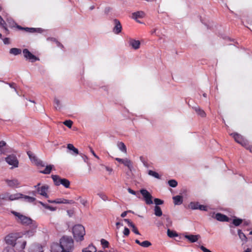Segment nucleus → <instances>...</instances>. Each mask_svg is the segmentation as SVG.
Masks as SVG:
<instances>
[{
  "mask_svg": "<svg viewBox=\"0 0 252 252\" xmlns=\"http://www.w3.org/2000/svg\"><path fill=\"white\" fill-rule=\"evenodd\" d=\"M52 248L60 252H72L74 242L71 237L63 236L60 240V245H55Z\"/></svg>",
  "mask_w": 252,
  "mask_h": 252,
  "instance_id": "obj_1",
  "label": "nucleus"
},
{
  "mask_svg": "<svg viewBox=\"0 0 252 252\" xmlns=\"http://www.w3.org/2000/svg\"><path fill=\"white\" fill-rule=\"evenodd\" d=\"M72 233L74 238L77 241H82L84 239V236L85 235V230L84 227L81 224L75 225L72 227Z\"/></svg>",
  "mask_w": 252,
  "mask_h": 252,
  "instance_id": "obj_2",
  "label": "nucleus"
},
{
  "mask_svg": "<svg viewBox=\"0 0 252 252\" xmlns=\"http://www.w3.org/2000/svg\"><path fill=\"white\" fill-rule=\"evenodd\" d=\"M11 213L16 217L17 220L19 222L24 225H30L35 223L30 218L20 213L14 211H12Z\"/></svg>",
  "mask_w": 252,
  "mask_h": 252,
  "instance_id": "obj_3",
  "label": "nucleus"
},
{
  "mask_svg": "<svg viewBox=\"0 0 252 252\" xmlns=\"http://www.w3.org/2000/svg\"><path fill=\"white\" fill-rule=\"evenodd\" d=\"M21 238L22 235L21 233H11L5 236L4 241L8 246L13 247L17 239Z\"/></svg>",
  "mask_w": 252,
  "mask_h": 252,
  "instance_id": "obj_4",
  "label": "nucleus"
},
{
  "mask_svg": "<svg viewBox=\"0 0 252 252\" xmlns=\"http://www.w3.org/2000/svg\"><path fill=\"white\" fill-rule=\"evenodd\" d=\"M51 177L56 186H59L62 185L65 188H69L70 183L68 180L65 178H61L59 176L56 175H52Z\"/></svg>",
  "mask_w": 252,
  "mask_h": 252,
  "instance_id": "obj_5",
  "label": "nucleus"
},
{
  "mask_svg": "<svg viewBox=\"0 0 252 252\" xmlns=\"http://www.w3.org/2000/svg\"><path fill=\"white\" fill-rule=\"evenodd\" d=\"M34 188L36 189L38 194L46 198L49 197L47 193L49 189V186L48 185L44 184L41 185L40 183H38L34 186Z\"/></svg>",
  "mask_w": 252,
  "mask_h": 252,
  "instance_id": "obj_6",
  "label": "nucleus"
},
{
  "mask_svg": "<svg viewBox=\"0 0 252 252\" xmlns=\"http://www.w3.org/2000/svg\"><path fill=\"white\" fill-rule=\"evenodd\" d=\"M5 161L9 165L12 166L11 168H16L19 166V161L17 157L14 154L8 156L5 158Z\"/></svg>",
  "mask_w": 252,
  "mask_h": 252,
  "instance_id": "obj_7",
  "label": "nucleus"
},
{
  "mask_svg": "<svg viewBox=\"0 0 252 252\" xmlns=\"http://www.w3.org/2000/svg\"><path fill=\"white\" fill-rule=\"evenodd\" d=\"M26 241L21 238L17 239V241H16L15 245H14L13 248L16 252H24V249L26 247Z\"/></svg>",
  "mask_w": 252,
  "mask_h": 252,
  "instance_id": "obj_8",
  "label": "nucleus"
},
{
  "mask_svg": "<svg viewBox=\"0 0 252 252\" xmlns=\"http://www.w3.org/2000/svg\"><path fill=\"white\" fill-rule=\"evenodd\" d=\"M140 192L142 195L146 204L151 205L153 203V196L147 189H142L140 190Z\"/></svg>",
  "mask_w": 252,
  "mask_h": 252,
  "instance_id": "obj_9",
  "label": "nucleus"
},
{
  "mask_svg": "<svg viewBox=\"0 0 252 252\" xmlns=\"http://www.w3.org/2000/svg\"><path fill=\"white\" fill-rule=\"evenodd\" d=\"M231 135L233 136L235 141L240 144L242 146L246 147L248 145V141L244 139L241 135L237 133H232Z\"/></svg>",
  "mask_w": 252,
  "mask_h": 252,
  "instance_id": "obj_10",
  "label": "nucleus"
},
{
  "mask_svg": "<svg viewBox=\"0 0 252 252\" xmlns=\"http://www.w3.org/2000/svg\"><path fill=\"white\" fill-rule=\"evenodd\" d=\"M27 154L29 156V158L32 163L36 164L37 166H41L44 167L45 166V164L42 161L38 159L33 154L31 153L30 152H28Z\"/></svg>",
  "mask_w": 252,
  "mask_h": 252,
  "instance_id": "obj_11",
  "label": "nucleus"
},
{
  "mask_svg": "<svg viewBox=\"0 0 252 252\" xmlns=\"http://www.w3.org/2000/svg\"><path fill=\"white\" fill-rule=\"evenodd\" d=\"M23 53L24 57L27 60H30L31 62L39 60L37 57L32 54L27 49H24L23 51Z\"/></svg>",
  "mask_w": 252,
  "mask_h": 252,
  "instance_id": "obj_12",
  "label": "nucleus"
},
{
  "mask_svg": "<svg viewBox=\"0 0 252 252\" xmlns=\"http://www.w3.org/2000/svg\"><path fill=\"white\" fill-rule=\"evenodd\" d=\"M37 225L36 223H33L31 225V229L21 233L22 235H25L26 237H31L33 236L36 232V228Z\"/></svg>",
  "mask_w": 252,
  "mask_h": 252,
  "instance_id": "obj_13",
  "label": "nucleus"
},
{
  "mask_svg": "<svg viewBox=\"0 0 252 252\" xmlns=\"http://www.w3.org/2000/svg\"><path fill=\"white\" fill-rule=\"evenodd\" d=\"M115 160L123 163L125 166L127 167L130 170H131L133 168L132 162L128 158H115Z\"/></svg>",
  "mask_w": 252,
  "mask_h": 252,
  "instance_id": "obj_14",
  "label": "nucleus"
},
{
  "mask_svg": "<svg viewBox=\"0 0 252 252\" xmlns=\"http://www.w3.org/2000/svg\"><path fill=\"white\" fill-rule=\"evenodd\" d=\"M212 217L215 218L217 220L220 221L228 222L229 220V218L226 216L220 213L217 214L214 213L212 215Z\"/></svg>",
  "mask_w": 252,
  "mask_h": 252,
  "instance_id": "obj_15",
  "label": "nucleus"
},
{
  "mask_svg": "<svg viewBox=\"0 0 252 252\" xmlns=\"http://www.w3.org/2000/svg\"><path fill=\"white\" fill-rule=\"evenodd\" d=\"M114 27L113 29V32L115 34H119L122 32V27L119 20L118 19H114Z\"/></svg>",
  "mask_w": 252,
  "mask_h": 252,
  "instance_id": "obj_16",
  "label": "nucleus"
},
{
  "mask_svg": "<svg viewBox=\"0 0 252 252\" xmlns=\"http://www.w3.org/2000/svg\"><path fill=\"white\" fill-rule=\"evenodd\" d=\"M6 199L13 201L23 197V195L20 193H16L10 194L9 193H6Z\"/></svg>",
  "mask_w": 252,
  "mask_h": 252,
  "instance_id": "obj_17",
  "label": "nucleus"
},
{
  "mask_svg": "<svg viewBox=\"0 0 252 252\" xmlns=\"http://www.w3.org/2000/svg\"><path fill=\"white\" fill-rule=\"evenodd\" d=\"M129 45L134 50H137L140 48V42L134 39H130L129 40Z\"/></svg>",
  "mask_w": 252,
  "mask_h": 252,
  "instance_id": "obj_18",
  "label": "nucleus"
},
{
  "mask_svg": "<svg viewBox=\"0 0 252 252\" xmlns=\"http://www.w3.org/2000/svg\"><path fill=\"white\" fill-rule=\"evenodd\" d=\"M17 28L20 30H24L26 32L33 33L35 32H41L42 30L40 28H22L21 26H18Z\"/></svg>",
  "mask_w": 252,
  "mask_h": 252,
  "instance_id": "obj_19",
  "label": "nucleus"
},
{
  "mask_svg": "<svg viewBox=\"0 0 252 252\" xmlns=\"http://www.w3.org/2000/svg\"><path fill=\"white\" fill-rule=\"evenodd\" d=\"M185 237L191 243H194L200 238L199 235H186Z\"/></svg>",
  "mask_w": 252,
  "mask_h": 252,
  "instance_id": "obj_20",
  "label": "nucleus"
},
{
  "mask_svg": "<svg viewBox=\"0 0 252 252\" xmlns=\"http://www.w3.org/2000/svg\"><path fill=\"white\" fill-rule=\"evenodd\" d=\"M8 186L10 187H17L20 183L18 180L14 179L12 180H7L6 181Z\"/></svg>",
  "mask_w": 252,
  "mask_h": 252,
  "instance_id": "obj_21",
  "label": "nucleus"
},
{
  "mask_svg": "<svg viewBox=\"0 0 252 252\" xmlns=\"http://www.w3.org/2000/svg\"><path fill=\"white\" fill-rule=\"evenodd\" d=\"M67 148L69 150L72 151L70 152V154L72 155H77L79 154L78 150L72 144H68L67 145Z\"/></svg>",
  "mask_w": 252,
  "mask_h": 252,
  "instance_id": "obj_22",
  "label": "nucleus"
},
{
  "mask_svg": "<svg viewBox=\"0 0 252 252\" xmlns=\"http://www.w3.org/2000/svg\"><path fill=\"white\" fill-rule=\"evenodd\" d=\"M173 200L175 205H180L183 202V196L181 195H176L173 197Z\"/></svg>",
  "mask_w": 252,
  "mask_h": 252,
  "instance_id": "obj_23",
  "label": "nucleus"
},
{
  "mask_svg": "<svg viewBox=\"0 0 252 252\" xmlns=\"http://www.w3.org/2000/svg\"><path fill=\"white\" fill-rule=\"evenodd\" d=\"M193 108L198 115H199L201 117H205V116H206L205 112L204 111V110L201 109L199 107L195 106V107H193Z\"/></svg>",
  "mask_w": 252,
  "mask_h": 252,
  "instance_id": "obj_24",
  "label": "nucleus"
},
{
  "mask_svg": "<svg viewBox=\"0 0 252 252\" xmlns=\"http://www.w3.org/2000/svg\"><path fill=\"white\" fill-rule=\"evenodd\" d=\"M144 16V13L143 11H137L134 12L132 14V18L133 19H137V18H141L143 17Z\"/></svg>",
  "mask_w": 252,
  "mask_h": 252,
  "instance_id": "obj_25",
  "label": "nucleus"
},
{
  "mask_svg": "<svg viewBox=\"0 0 252 252\" xmlns=\"http://www.w3.org/2000/svg\"><path fill=\"white\" fill-rule=\"evenodd\" d=\"M53 167L54 165L52 164L46 165L45 169L44 170L40 171V172L44 174H49Z\"/></svg>",
  "mask_w": 252,
  "mask_h": 252,
  "instance_id": "obj_26",
  "label": "nucleus"
},
{
  "mask_svg": "<svg viewBox=\"0 0 252 252\" xmlns=\"http://www.w3.org/2000/svg\"><path fill=\"white\" fill-rule=\"evenodd\" d=\"M117 145L121 151L124 152V153H126V147L123 142H118Z\"/></svg>",
  "mask_w": 252,
  "mask_h": 252,
  "instance_id": "obj_27",
  "label": "nucleus"
},
{
  "mask_svg": "<svg viewBox=\"0 0 252 252\" xmlns=\"http://www.w3.org/2000/svg\"><path fill=\"white\" fill-rule=\"evenodd\" d=\"M96 249L93 245H90L87 248L82 250V252H96Z\"/></svg>",
  "mask_w": 252,
  "mask_h": 252,
  "instance_id": "obj_28",
  "label": "nucleus"
},
{
  "mask_svg": "<svg viewBox=\"0 0 252 252\" xmlns=\"http://www.w3.org/2000/svg\"><path fill=\"white\" fill-rule=\"evenodd\" d=\"M38 203L40 204L44 208L49 210L51 211H55L57 209L56 207L50 206L48 204L44 203L41 201H38Z\"/></svg>",
  "mask_w": 252,
  "mask_h": 252,
  "instance_id": "obj_29",
  "label": "nucleus"
},
{
  "mask_svg": "<svg viewBox=\"0 0 252 252\" xmlns=\"http://www.w3.org/2000/svg\"><path fill=\"white\" fill-rule=\"evenodd\" d=\"M238 235L239 236V238L243 241V243H245L247 241V238L245 235V234L241 230H238Z\"/></svg>",
  "mask_w": 252,
  "mask_h": 252,
  "instance_id": "obj_30",
  "label": "nucleus"
},
{
  "mask_svg": "<svg viewBox=\"0 0 252 252\" xmlns=\"http://www.w3.org/2000/svg\"><path fill=\"white\" fill-rule=\"evenodd\" d=\"M21 50L17 48H12L10 49L9 53L15 56L19 55L21 53Z\"/></svg>",
  "mask_w": 252,
  "mask_h": 252,
  "instance_id": "obj_31",
  "label": "nucleus"
},
{
  "mask_svg": "<svg viewBox=\"0 0 252 252\" xmlns=\"http://www.w3.org/2000/svg\"><path fill=\"white\" fill-rule=\"evenodd\" d=\"M154 214L157 217H160L162 215L161 208L158 206H155L154 208Z\"/></svg>",
  "mask_w": 252,
  "mask_h": 252,
  "instance_id": "obj_32",
  "label": "nucleus"
},
{
  "mask_svg": "<svg viewBox=\"0 0 252 252\" xmlns=\"http://www.w3.org/2000/svg\"><path fill=\"white\" fill-rule=\"evenodd\" d=\"M25 201L29 202V203H32L35 201L36 198L33 197L29 196L28 195H23V197Z\"/></svg>",
  "mask_w": 252,
  "mask_h": 252,
  "instance_id": "obj_33",
  "label": "nucleus"
},
{
  "mask_svg": "<svg viewBox=\"0 0 252 252\" xmlns=\"http://www.w3.org/2000/svg\"><path fill=\"white\" fill-rule=\"evenodd\" d=\"M199 204L197 202H191L189 205V207L190 209L192 210H197L198 209Z\"/></svg>",
  "mask_w": 252,
  "mask_h": 252,
  "instance_id": "obj_34",
  "label": "nucleus"
},
{
  "mask_svg": "<svg viewBox=\"0 0 252 252\" xmlns=\"http://www.w3.org/2000/svg\"><path fill=\"white\" fill-rule=\"evenodd\" d=\"M148 174L158 179H159L160 178V176L157 172L152 171L151 170L148 171Z\"/></svg>",
  "mask_w": 252,
  "mask_h": 252,
  "instance_id": "obj_35",
  "label": "nucleus"
},
{
  "mask_svg": "<svg viewBox=\"0 0 252 252\" xmlns=\"http://www.w3.org/2000/svg\"><path fill=\"white\" fill-rule=\"evenodd\" d=\"M167 233L168 236L170 238H173L178 236V234L176 232L173 231H171L169 229L167 230Z\"/></svg>",
  "mask_w": 252,
  "mask_h": 252,
  "instance_id": "obj_36",
  "label": "nucleus"
},
{
  "mask_svg": "<svg viewBox=\"0 0 252 252\" xmlns=\"http://www.w3.org/2000/svg\"><path fill=\"white\" fill-rule=\"evenodd\" d=\"M2 252H16V251L13 247L7 246L4 248Z\"/></svg>",
  "mask_w": 252,
  "mask_h": 252,
  "instance_id": "obj_37",
  "label": "nucleus"
},
{
  "mask_svg": "<svg viewBox=\"0 0 252 252\" xmlns=\"http://www.w3.org/2000/svg\"><path fill=\"white\" fill-rule=\"evenodd\" d=\"M168 184L169 186L172 188H175L177 185L178 183L175 180H170L168 181Z\"/></svg>",
  "mask_w": 252,
  "mask_h": 252,
  "instance_id": "obj_38",
  "label": "nucleus"
},
{
  "mask_svg": "<svg viewBox=\"0 0 252 252\" xmlns=\"http://www.w3.org/2000/svg\"><path fill=\"white\" fill-rule=\"evenodd\" d=\"M100 242H101V244L102 245V246L104 249L107 248L109 247V242L107 240H106L104 239H101L100 240Z\"/></svg>",
  "mask_w": 252,
  "mask_h": 252,
  "instance_id": "obj_39",
  "label": "nucleus"
},
{
  "mask_svg": "<svg viewBox=\"0 0 252 252\" xmlns=\"http://www.w3.org/2000/svg\"><path fill=\"white\" fill-rule=\"evenodd\" d=\"M54 107L56 109H60L61 107L60 101L57 98L54 99Z\"/></svg>",
  "mask_w": 252,
  "mask_h": 252,
  "instance_id": "obj_40",
  "label": "nucleus"
},
{
  "mask_svg": "<svg viewBox=\"0 0 252 252\" xmlns=\"http://www.w3.org/2000/svg\"><path fill=\"white\" fill-rule=\"evenodd\" d=\"M243 220L240 219H234L233 220V223L235 226H239L241 223H242Z\"/></svg>",
  "mask_w": 252,
  "mask_h": 252,
  "instance_id": "obj_41",
  "label": "nucleus"
},
{
  "mask_svg": "<svg viewBox=\"0 0 252 252\" xmlns=\"http://www.w3.org/2000/svg\"><path fill=\"white\" fill-rule=\"evenodd\" d=\"M152 244L150 242L148 241H144L141 242V244L140 246L143 247L144 248H148L149 246H151Z\"/></svg>",
  "mask_w": 252,
  "mask_h": 252,
  "instance_id": "obj_42",
  "label": "nucleus"
},
{
  "mask_svg": "<svg viewBox=\"0 0 252 252\" xmlns=\"http://www.w3.org/2000/svg\"><path fill=\"white\" fill-rule=\"evenodd\" d=\"M0 26L3 28L5 30H7V28L6 27V24L3 19L0 16Z\"/></svg>",
  "mask_w": 252,
  "mask_h": 252,
  "instance_id": "obj_43",
  "label": "nucleus"
},
{
  "mask_svg": "<svg viewBox=\"0 0 252 252\" xmlns=\"http://www.w3.org/2000/svg\"><path fill=\"white\" fill-rule=\"evenodd\" d=\"M63 124L69 128H71L73 124V122L71 120L65 121Z\"/></svg>",
  "mask_w": 252,
  "mask_h": 252,
  "instance_id": "obj_44",
  "label": "nucleus"
},
{
  "mask_svg": "<svg viewBox=\"0 0 252 252\" xmlns=\"http://www.w3.org/2000/svg\"><path fill=\"white\" fill-rule=\"evenodd\" d=\"M154 202H155V204L156 205V206H158V205H161L163 203V201L162 200L158 199V198H155Z\"/></svg>",
  "mask_w": 252,
  "mask_h": 252,
  "instance_id": "obj_45",
  "label": "nucleus"
},
{
  "mask_svg": "<svg viewBox=\"0 0 252 252\" xmlns=\"http://www.w3.org/2000/svg\"><path fill=\"white\" fill-rule=\"evenodd\" d=\"M77 200H80V203L84 206H86L88 203V202L86 200L82 198L80 196L78 197Z\"/></svg>",
  "mask_w": 252,
  "mask_h": 252,
  "instance_id": "obj_46",
  "label": "nucleus"
},
{
  "mask_svg": "<svg viewBox=\"0 0 252 252\" xmlns=\"http://www.w3.org/2000/svg\"><path fill=\"white\" fill-rule=\"evenodd\" d=\"M97 195L100 197L103 200L106 201L108 200V197L105 194L103 193H99Z\"/></svg>",
  "mask_w": 252,
  "mask_h": 252,
  "instance_id": "obj_47",
  "label": "nucleus"
},
{
  "mask_svg": "<svg viewBox=\"0 0 252 252\" xmlns=\"http://www.w3.org/2000/svg\"><path fill=\"white\" fill-rule=\"evenodd\" d=\"M3 200H7L6 194H0V206H1L3 204L2 201Z\"/></svg>",
  "mask_w": 252,
  "mask_h": 252,
  "instance_id": "obj_48",
  "label": "nucleus"
},
{
  "mask_svg": "<svg viewBox=\"0 0 252 252\" xmlns=\"http://www.w3.org/2000/svg\"><path fill=\"white\" fill-rule=\"evenodd\" d=\"M131 227L132 228V231L134 233L137 235H140L138 230L134 225H133V226H131Z\"/></svg>",
  "mask_w": 252,
  "mask_h": 252,
  "instance_id": "obj_49",
  "label": "nucleus"
},
{
  "mask_svg": "<svg viewBox=\"0 0 252 252\" xmlns=\"http://www.w3.org/2000/svg\"><path fill=\"white\" fill-rule=\"evenodd\" d=\"M123 234L125 236H128L129 234V230L127 227H125L123 231Z\"/></svg>",
  "mask_w": 252,
  "mask_h": 252,
  "instance_id": "obj_50",
  "label": "nucleus"
},
{
  "mask_svg": "<svg viewBox=\"0 0 252 252\" xmlns=\"http://www.w3.org/2000/svg\"><path fill=\"white\" fill-rule=\"evenodd\" d=\"M124 220L127 223V224L128 225V226H130V227L133 226V225H134V224H133V223H132V222H131V221H130V220H128V219H125Z\"/></svg>",
  "mask_w": 252,
  "mask_h": 252,
  "instance_id": "obj_51",
  "label": "nucleus"
},
{
  "mask_svg": "<svg viewBox=\"0 0 252 252\" xmlns=\"http://www.w3.org/2000/svg\"><path fill=\"white\" fill-rule=\"evenodd\" d=\"M103 166H104L106 171H107L109 172V174H110L112 172L113 169L112 168L105 165H103Z\"/></svg>",
  "mask_w": 252,
  "mask_h": 252,
  "instance_id": "obj_52",
  "label": "nucleus"
},
{
  "mask_svg": "<svg viewBox=\"0 0 252 252\" xmlns=\"http://www.w3.org/2000/svg\"><path fill=\"white\" fill-rule=\"evenodd\" d=\"M198 209H199L200 210H203V211H206L207 210L206 206L202 205H199V204L198 207Z\"/></svg>",
  "mask_w": 252,
  "mask_h": 252,
  "instance_id": "obj_53",
  "label": "nucleus"
},
{
  "mask_svg": "<svg viewBox=\"0 0 252 252\" xmlns=\"http://www.w3.org/2000/svg\"><path fill=\"white\" fill-rule=\"evenodd\" d=\"M200 248L203 252H212L209 249L206 248L205 247L203 246H200Z\"/></svg>",
  "mask_w": 252,
  "mask_h": 252,
  "instance_id": "obj_54",
  "label": "nucleus"
},
{
  "mask_svg": "<svg viewBox=\"0 0 252 252\" xmlns=\"http://www.w3.org/2000/svg\"><path fill=\"white\" fill-rule=\"evenodd\" d=\"M128 212H132V213H133V212H132V211H130V210H129V211H125V212H124L123 213H122L121 214V217H122V218H124V217H125L126 216V215H127V213H128Z\"/></svg>",
  "mask_w": 252,
  "mask_h": 252,
  "instance_id": "obj_55",
  "label": "nucleus"
},
{
  "mask_svg": "<svg viewBox=\"0 0 252 252\" xmlns=\"http://www.w3.org/2000/svg\"><path fill=\"white\" fill-rule=\"evenodd\" d=\"M3 42L5 44H9L10 43L9 39L7 37L3 39Z\"/></svg>",
  "mask_w": 252,
  "mask_h": 252,
  "instance_id": "obj_56",
  "label": "nucleus"
},
{
  "mask_svg": "<svg viewBox=\"0 0 252 252\" xmlns=\"http://www.w3.org/2000/svg\"><path fill=\"white\" fill-rule=\"evenodd\" d=\"M63 198H57L55 199L56 204H63Z\"/></svg>",
  "mask_w": 252,
  "mask_h": 252,
  "instance_id": "obj_57",
  "label": "nucleus"
},
{
  "mask_svg": "<svg viewBox=\"0 0 252 252\" xmlns=\"http://www.w3.org/2000/svg\"><path fill=\"white\" fill-rule=\"evenodd\" d=\"M7 21L12 26H14L15 24V22L11 19H7Z\"/></svg>",
  "mask_w": 252,
  "mask_h": 252,
  "instance_id": "obj_58",
  "label": "nucleus"
},
{
  "mask_svg": "<svg viewBox=\"0 0 252 252\" xmlns=\"http://www.w3.org/2000/svg\"><path fill=\"white\" fill-rule=\"evenodd\" d=\"M127 190L129 193L133 194V195H136V192L134 191L133 190L131 189L130 188H128L127 189Z\"/></svg>",
  "mask_w": 252,
  "mask_h": 252,
  "instance_id": "obj_59",
  "label": "nucleus"
},
{
  "mask_svg": "<svg viewBox=\"0 0 252 252\" xmlns=\"http://www.w3.org/2000/svg\"><path fill=\"white\" fill-rule=\"evenodd\" d=\"M82 157L85 162H88V158L86 155H82Z\"/></svg>",
  "mask_w": 252,
  "mask_h": 252,
  "instance_id": "obj_60",
  "label": "nucleus"
},
{
  "mask_svg": "<svg viewBox=\"0 0 252 252\" xmlns=\"http://www.w3.org/2000/svg\"><path fill=\"white\" fill-rule=\"evenodd\" d=\"M6 145V143L4 141H0V148L3 147Z\"/></svg>",
  "mask_w": 252,
  "mask_h": 252,
  "instance_id": "obj_61",
  "label": "nucleus"
},
{
  "mask_svg": "<svg viewBox=\"0 0 252 252\" xmlns=\"http://www.w3.org/2000/svg\"><path fill=\"white\" fill-rule=\"evenodd\" d=\"M91 152L92 153V154L94 157H95L97 159H99V157L95 154V153L92 149H91Z\"/></svg>",
  "mask_w": 252,
  "mask_h": 252,
  "instance_id": "obj_62",
  "label": "nucleus"
},
{
  "mask_svg": "<svg viewBox=\"0 0 252 252\" xmlns=\"http://www.w3.org/2000/svg\"><path fill=\"white\" fill-rule=\"evenodd\" d=\"M245 147H246V148L249 149L250 151L252 153V146H249L248 145Z\"/></svg>",
  "mask_w": 252,
  "mask_h": 252,
  "instance_id": "obj_63",
  "label": "nucleus"
},
{
  "mask_svg": "<svg viewBox=\"0 0 252 252\" xmlns=\"http://www.w3.org/2000/svg\"><path fill=\"white\" fill-rule=\"evenodd\" d=\"M63 204H68V200L63 198Z\"/></svg>",
  "mask_w": 252,
  "mask_h": 252,
  "instance_id": "obj_64",
  "label": "nucleus"
}]
</instances>
